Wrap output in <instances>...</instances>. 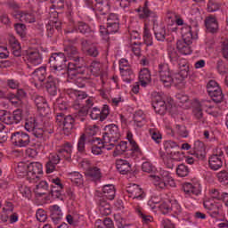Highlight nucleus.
<instances>
[{"mask_svg":"<svg viewBox=\"0 0 228 228\" xmlns=\"http://www.w3.org/2000/svg\"><path fill=\"white\" fill-rule=\"evenodd\" d=\"M56 123L59 126H62V132L66 136L69 134H72V131H74L76 119L71 115L65 116L63 112L56 113Z\"/></svg>","mask_w":228,"mask_h":228,"instance_id":"7ed1b4c3","label":"nucleus"},{"mask_svg":"<svg viewBox=\"0 0 228 228\" xmlns=\"http://www.w3.org/2000/svg\"><path fill=\"white\" fill-rule=\"evenodd\" d=\"M51 188L52 190H63V183H61V179L59 177L52 178L51 179Z\"/></svg>","mask_w":228,"mask_h":228,"instance_id":"052dcab7","label":"nucleus"},{"mask_svg":"<svg viewBox=\"0 0 228 228\" xmlns=\"http://www.w3.org/2000/svg\"><path fill=\"white\" fill-rule=\"evenodd\" d=\"M15 17L16 19H20L21 22H27L28 24L36 22L37 20V18H35V14L24 11H16Z\"/></svg>","mask_w":228,"mask_h":228,"instance_id":"a878e982","label":"nucleus"},{"mask_svg":"<svg viewBox=\"0 0 228 228\" xmlns=\"http://www.w3.org/2000/svg\"><path fill=\"white\" fill-rule=\"evenodd\" d=\"M66 95H69V97L73 99V101H83V99H86V97H88L86 93L76 89H67Z\"/></svg>","mask_w":228,"mask_h":228,"instance_id":"2f4dec72","label":"nucleus"},{"mask_svg":"<svg viewBox=\"0 0 228 228\" xmlns=\"http://www.w3.org/2000/svg\"><path fill=\"white\" fill-rule=\"evenodd\" d=\"M177 15L178 14L175 13V12H172V11L167 12L166 20L167 24H169V26H172V24L175 23V19H177Z\"/></svg>","mask_w":228,"mask_h":228,"instance_id":"69168bd1","label":"nucleus"},{"mask_svg":"<svg viewBox=\"0 0 228 228\" xmlns=\"http://www.w3.org/2000/svg\"><path fill=\"white\" fill-rule=\"evenodd\" d=\"M211 100H202L198 106H200L204 111H208V110H211L213 108Z\"/></svg>","mask_w":228,"mask_h":228,"instance_id":"338daca9","label":"nucleus"},{"mask_svg":"<svg viewBox=\"0 0 228 228\" xmlns=\"http://www.w3.org/2000/svg\"><path fill=\"white\" fill-rule=\"evenodd\" d=\"M127 193H129L130 197H133V199H143V191L138 184H132L126 189Z\"/></svg>","mask_w":228,"mask_h":228,"instance_id":"c756f323","label":"nucleus"},{"mask_svg":"<svg viewBox=\"0 0 228 228\" xmlns=\"http://www.w3.org/2000/svg\"><path fill=\"white\" fill-rule=\"evenodd\" d=\"M103 196L106 197L109 200H113L115 199L116 191L115 185L113 184H107L104 185L102 188Z\"/></svg>","mask_w":228,"mask_h":228,"instance_id":"a19ab883","label":"nucleus"},{"mask_svg":"<svg viewBox=\"0 0 228 228\" xmlns=\"http://www.w3.org/2000/svg\"><path fill=\"white\" fill-rule=\"evenodd\" d=\"M153 184L157 190H165L168 185L172 188L175 187V181L168 171L161 170L159 175L153 176Z\"/></svg>","mask_w":228,"mask_h":228,"instance_id":"39448f33","label":"nucleus"},{"mask_svg":"<svg viewBox=\"0 0 228 228\" xmlns=\"http://www.w3.org/2000/svg\"><path fill=\"white\" fill-rule=\"evenodd\" d=\"M108 115H110V106L108 105H103L102 110L94 107L90 113L93 120H100V122H104L108 118Z\"/></svg>","mask_w":228,"mask_h":228,"instance_id":"2eb2a0df","label":"nucleus"},{"mask_svg":"<svg viewBox=\"0 0 228 228\" xmlns=\"http://www.w3.org/2000/svg\"><path fill=\"white\" fill-rule=\"evenodd\" d=\"M86 145V134H82L78 138L77 146L78 152H81V153L85 152Z\"/></svg>","mask_w":228,"mask_h":228,"instance_id":"4d7b16f0","label":"nucleus"},{"mask_svg":"<svg viewBox=\"0 0 228 228\" xmlns=\"http://www.w3.org/2000/svg\"><path fill=\"white\" fill-rule=\"evenodd\" d=\"M13 213V204L12 202H5L3 208L2 220L4 222H8V214Z\"/></svg>","mask_w":228,"mask_h":228,"instance_id":"09e8293b","label":"nucleus"},{"mask_svg":"<svg viewBox=\"0 0 228 228\" xmlns=\"http://www.w3.org/2000/svg\"><path fill=\"white\" fill-rule=\"evenodd\" d=\"M116 167L119 174H122L123 175H126V174L131 172V163L122 159L116 161Z\"/></svg>","mask_w":228,"mask_h":228,"instance_id":"7c9ffc66","label":"nucleus"},{"mask_svg":"<svg viewBox=\"0 0 228 228\" xmlns=\"http://www.w3.org/2000/svg\"><path fill=\"white\" fill-rule=\"evenodd\" d=\"M134 121L139 127H142V122H145V114H143V111H136L134 115Z\"/></svg>","mask_w":228,"mask_h":228,"instance_id":"13d9d810","label":"nucleus"},{"mask_svg":"<svg viewBox=\"0 0 228 228\" xmlns=\"http://www.w3.org/2000/svg\"><path fill=\"white\" fill-rule=\"evenodd\" d=\"M159 74L164 86H172V83H174V73L170 70L168 64H159Z\"/></svg>","mask_w":228,"mask_h":228,"instance_id":"6e6552de","label":"nucleus"},{"mask_svg":"<svg viewBox=\"0 0 228 228\" xmlns=\"http://www.w3.org/2000/svg\"><path fill=\"white\" fill-rule=\"evenodd\" d=\"M220 10V4H218L216 1L210 0L208 4V12H218Z\"/></svg>","mask_w":228,"mask_h":228,"instance_id":"774afa93","label":"nucleus"},{"mask_svg":"<svg viewBox=\"0 0 228 228\" xmlns=\"http://www.w3.org/2000/svg\"><path fill=\"white\" fill-rule=\"evenodd\" d=\"M49 191V184H47V182L41 181L37 185H36V188L34 189V192L38 197H43V195H47V192Z\"/></svg>","mask_w":228,"mask_h":228,"instance_id":"c9c22d12","label":"nucleus"},{"mask_svg":"<svg viewBox=\"0 0 228 228\" xmlns=\"http://www.w3.org/2000/svg\"><path fill=\"white\" fill-rule=\"evenodd\" d=\"M50 209V216L53 222V224H58L60 220H61L63 216V213L61 212V208L58 205H53L49 208Z\"/></svg>","mask_w":228,"mask_h":228,"instance_id":"c85d7f7f","label":"nucleus"},{"mask_svg":"<svg viewBox=\"0 0 228 228\" xmlns=\"http://www.w3.org/2000/svg\"><path fill=\"white\" fill-rule=\"evenodd\" d=\"M154 35L158 42H165L167 38V28L165 27H157L154 30Z\"/></svg>","mask_w":228,"mask_h":228,"instance_id":"c03bdc74","label":"nucleus"},{"mask_svg":"<svg viewBox=\"0 0 228 228\" xmlns=\"http://www.w3.org/2000/svg\"><path fill=\"white\" fill-rule=\"evenodd\" d=\"M86 177H89V179H92V181H99L102 177L101 169L99 167H89L86 171Z\"/></svg>","mask_w":228,"mask_h":228,"instance_id":"e433bc0d","label":"nucleus"},{"mask_svg":"<svg viewBox=\"0 0 228 228\" xmlns=\"http://www.w3.org/2000/svg\"><path fill=\"white\" fill-rule=\"evenodd\" d=\"M31 133L33 136H35V138H37V140H39L40 143H44V142H45V138H47V133L51 134V133H53V129H44L38 125L36 128L32 130Z\"/></svg>","mask_w":228,"mask_h":228,"instance_id":"b1692460","label":"nucleus"},{"mask_svg":"<svg viewBox=\"0 0 228 228\" xmlns=\"http://www.w3.org/2000/svg\"><path fill=\"white\" fill-rule=\"evenodd\" d=\"M136 12L139 13L140 19H149L151 17V19H156L157 14L156 12L149 10V4L147 2L144 3L143 7H139L136 9Z\"/></svg>","mask_w":228,"mask_h":228,"instance_id":"bb28decb","label":"nucleus"},{"mask_svg":"<svg viewBox=\"0 0 228 228\" xmlns=\"http://www.w3.org/2000/svg\"><path fill=\"white\" fill-rule=\"evenodd\" d=\"M94 10L98 12V15H108V12H110V5L102 0H96Z\"/></svg>","mask_w":228,"mask_h":228,"instance_id":"72a5a7b5","label":"nucleus"},{"mask_svg":"<svg viewBox=\"0 0 228 228\" xmlns=\"http://www.w3.org/2000/svg\"><path fill=\"white\" fill-rule=\"evenodd\" d=\"M32 76L37 81H39L40 83H44L47 76V69H45V67H40L38 69H36L32 72Z\"/></svg>","mask_w":228,"mask_h":228,"instance_id":"f704fd0d","label":"nucleus"},{"mask_svg":"<svg viewBox=\"0 0 228 228\" xmlns=\"http://www.w3.org/2000/svg\"><path fill=\"white\" fill-rule=\"evenodd\" d=\"M143 40H144V44H146V45H152V44H153L152 34H151V30L149 28H147V27H145L144 30H143Z\"/></svg>","mask_w":228,"mask_h":228,"instance_id":"e2e57ef3","label":"nucleus"},{"mask_svg":"<svg viewBox=\"0 0 228 228\" xmlns=\"http://www.w3.org/2000/svg\"><path fill=\"white\" fill-rule=\"evenodd\" d=\"M102 64L97 61L92 62L89 70L93 74V76H95V77L101 76L102 70Z\"/></svg>","mask_w":228,"mask_h":228,"instance_id":"de8ad7c7","label":"nucleus"},{"mask_svg":"<svg viewBox=\"0 0 228 228\" xmlns=\"http://www.w3.org/2000/svg\"><path fill=\"white\" fill-rule=\"evenodd\" d=\"M121 76H123L124 81H126V83H131V76H133V69L131 68H119Z\"/></svg>","mask_w":228,"mask_h":228,"instance_id":"864d4df0","label":"nucleus"},{"mask_svg":"<svg viewBox=\"0 0 228 228\" xmlns=\"http://www.w3.org/2000/svg\"><path fill=\"white\" fill-rule=\"evenodd\" d=\"M167 56L170 60V61H178L179 60V53H177V50L174 48V46H168L167 48Z\"/></svg>","mask_w":228,"mask_h":228,"instance_id":"5fc2aeb1","label":"nucleus"},{"mask_svg":"<svg viewBox=\"0 0 228 228\" xmlns=\"http://www.w3.org/2000/svg\"><path fill=\"white\" fill-rule=\"evenodd\" d=\"M11 142L14 147H28L29 143H31V139L29 138V134L25 132L19 131L14 132L11 134Z\"/></svg>","mask_w":228,"mask_h":228,"instance_id":"1a4fd4ad","label":"nucleus"},{"mask_svg":"<svg viewBox=\"0 0 228 228\" xmlns=\"http://www.w3.org/2000/svg\"><path fill=\"white\" fill-rule=\"evenodd\" d=\"M92 143V154H94V156H100V154H102V149H106V147H108V145H106L104 142V141L100 138H96V139H92L89 141Z\"/></svg>","mask_w":228,"mask_h":228,"instance_id":"aec40b11","label":"nucleus"},{"mask_svg":"<svg viewBox=\"0 0 228 228\" xmlns=\"http://www.w3.org/2000/svg\"><path fill=\"white\" fill-rule=\"evenodd\" d=\"M152 108L159 113V115H165L167 113V102L161 99V97H156L152 100Z\"/></svg>","mask_w":228,"mask_h":228,"instance_id":"5701e85b","label":"nucleus"},{"mask_svg":"<svg viewBox=\"0 0 228 228\" xmlns=\"http://www.w3.org/2000/svg\"><path fill=\"white\" fill-rule=\"evenodd\" d=\"M38 127V122L37 121V118L30 117L28 118L25 121V129L28 133H31L34 129Z\"/></svg>","mask_w":228,"mask_h":228,"instance_id":"a18cd8bd","label":"nucleus"},{"mask_svg":"<svg viewBox=\"0 0 228 228\" xmlns=\"http://www.w3.org/2000/svg\"><path fill=\"white\" fill-rule=\"evenodd\" d=\"M5 99H7L8 102L12 104V106H15L16 108H20L22 106V101H20L16 94L13 93H8L5 95Z\"/></svg>","mask_w":228,"mask_h":228,"instance_id":"49530a36","label":"nucleus"},{"mask_svg":"<svg viewBox=\"0 0 228 228\" xmlns=\"http://www.w3.org/2000/svg\"><path fill=\"white\" fill-rule=\"evenodd\" d=\"M207 90H208V95H213L214 92H217V90H222V88H220V86H218V83L216 81L210 80L207 84Z\"/></svg>","mask_w":228,"mask_h":228,"instance_id":"8fccbe9b","label":"nucleus"},{"mask_svg":"<svg viewBox=\"0 0 228 228\" xmlns=\"http://www.w3.org/2000/svg\"><path fill=\"white\" fill-rule=\"evenodd\" d=\"M139 81L142 86H147L148 83L151 81V71L149 69L144 68L139 72Z\"/></svg>","mask_w":228,"mask_h":228,"instance_id":"4c0bfd02","label":"nucleus"},{"mask_svg":"<svg viewBox=\"0 0 228 228\" xmlns=\"http://www.w3.org/2000/svg\"><path fill=\"white\" fill-rule=\"evenodd\" d=\"M103 143H117L120 140V131L118 126L110 124L105 126V133H103L102 139Z\"/></svg>","mask_w":228,"mask_h":228,"instance_id":"423d86ee","label":"nucleus"},{"mask_svg":"<svg viewBox=\"0 0 228 228\" xmlns=\"http://www.w3.org/2000/svg\"><path fill=\"white\" fill-rule=\"evenodd\" d=\"M224 159H225V157L222 148H216L213 151V154L208 159L209 168L215 171L220 170V168L224 167Z\"/></svg>","mask_w":228,"mask_h":228,"instance_id":"0eeeda50","label":"nucleus"},{"mask_svg":"<svg viewBox=\"0 0 228 228\" xmlns=\"http://www.w3.org/2000/svg\"><path fill=\"white\" fill-rule=\"evenodd\" d=\"M0 120H1V122H4V124L12 126V124H13L12 114L8 110H0Z\"/></svg>","mask_w":228,"mask_h":228,"instance_id":"37998d69","label":"nucleus"},{"mask_svg":"<svg viewBox=\"0 0 228 228\" xmlns=\"http://www.w3.org/2000/svg\"><path fill=\"white\" fill-rule=\"evenodd\" d=\"M176 61L181 76H183V77H187L188 70H190V67L188 66V61H186L185 59H178V61Z\"/></svg>","mask_w":228,"mask_h":228,"instance_id":"ea45409f","label":"nucleus"},{"mask_svg":"<svg viewBox=\"0 0 228 228\" xmlns=\"http://www.w3.org/2000/svg\"><path fill=\"white\" fill-rule=\"evenodd\" d=\"M8 42L11 45L12 53L13 56L16 58L22 56V47L20 46L19 40H17V38H15L13 36H9Z\"/></svg>","mask_w":228,"mask_h":228,"instance_id":"412c9836","label":"nucleus"},{"mask_svg":"<svg viewBox=\"0 0 228 228\" xmlns=\"http://www.w3.org/2000/svg\"><path fill=\"white\" fill-rule=\"evenodd\" d=\"M203 206L212 218H218L222 211V204L215 201L213 199H207L203 201Z\"/></svg>","mask_w":228,"mask_h":228,"instance_id":"9b49d317","label":"nucleus"},{"mask_svg":"<svg viewBox=\"0 0 228 228\" xmlns=\"http://www.w3.org/2000/svg\"><path fill=\"white\" fill-rule=\"evenodd\" d=\"M205 26L208 33H216L218 31V21L216 17L214 15H209L205 20Z\"/></svg>","mask_w":228,"mask_h":228,"instance_id":"cd10ccee","label":"nucleus"},{"mask_svg":"<svg viewBox=\"0 0 228 228\" xmlns=\"http://www.w3.org/2000/svg\"><path fill=\"white\" fill-rule=\"evenodd\" d=\"M64 56H68V58H70V60H73L75 62L71 63H77V65H80L79 61H81V58H79L77 48L72 45H67L64 46ZM81 70L85 71V68H83V64Z\"/></svg>","mask_w":228,"mask_h":228,"instance_id":"a211bd4d","label":"nucleus"},{"mask_svg":"<svg viewBox=\"0 0 228 228\" xmlns=\"http://www.w3.org/2000/svg\"><path fill=\"white\" fill-rule=\"evenodd\" d=\"M50 67H67V57L63 53H54L49 58Z\"/></svg>","mask_w":228,"mask_h":228,"instance_id":"f3484780","label":"nucleus"},{"mask_svg":"<svg viewBox=\"0 0 228 228\" xmlns=\"http://www.w3.org/2000/svg\"><path fill=\"white\" fill-rule=\"evenodd\" d=\"M211 97L212 101L216 104H219L224 101V93H222V89H218L215 91L213 94H208Z\"/></svg>","mask_w":228,"mask_h":228,"instance_id":"603ef678","label":"nucleus"},{"mask_svg":"<svg viewBox=\"0 0 228 228\" xmlns=\"http://www.w3.org/2000/svg\"><path fill=\"white\" fill-rule=\"evenodd\" d=\"M12 123L13 124H20V122L22 120V117L24 115L22 114V109H17L12 113Z\"/></svg>","mask_w":228,"mask_h":228,"instance_id":"bf43d9fd","label":"nucleus"},{"mask_svg":"<svg viewBox=\"0 0 228 228\" xmlns=\"http://www.w3.org/2000/svg\"><path fill=\"white\" fill-rule=\"evenodd\" d=\"M14 29L16 33L21 37V38H24L26 37V25L23 23H16L14 24Z\"/></svg>","mask_w":228,"mask_h":228,"instance_id":"680f3d73","label":"nucleus"},{"mask_svg":"<svg viewBox=\"0 0 228 228\" xmlns=\"http://www.w3.org/2000/svg\"><path fill=\"white\" fill-rule=\"evenodd\" d=\"M34 102L42 117H47L51 113L49 104H47V101L43 96L38 94L34 95Z\"/></svg>","mask_w":228,"mask_h":228,"instance_id":"4468645a","label":"nucleus"},{"mask_svg":"<svg viewBox=\"0 0 228 228\" xmlns=\"http://www.w3.org/2000/svg\"><path fill=\"white\" fill-rule=\"evenodd\" d=\"M98 208L101 215H103V216H108V215H111V205L104 200V198H102L98 201Z\"/></svg>","mask_w":228,"mask_h":228,"instance_id":"473e14b6","label":"nucleus"},{"mask_svg":"<svg viewBox=\"0 0 228 228\" xmlns=\"http://www.w3.org/2000/svg\"><path fill=\"white\" fill-rule=\"evenodd\" d=\"M164 149L166 154H167V156H170V154H173L174 151H179V145L174 141H166L164 142Z\"/></svg>","mask_w":228,"mask_h":228,"instance_id":"79ce46f5","label":"nucleus"},{"mask_svg":"<svg viewBox=\"0 0 228 228\" xmlns=\"http://www.w3.org/2000/svg\"><path fill=\"white\" fill-rule=\"evenodd\" d=\"M16 174L20 177H27L28 179V172H29V164L26 162H19L17 167L15 168Z\"/></svg>","mask_w":228,"mask_h":228,"instance_id":"58836bf2","label":"nucleus"},{"mask_svg":"<svg viewBox=\"0 0 228 228\" xmlns=\"http://www.w3.org/2000/svg\"><path fill=\"white\" fill-rule=\"evenodd\" d=\"M182 40L176 42V49L181 53V54L188 55L192 53L191 44H193V37L191 35V28H189V32H184L182 30Z\"/></svg>","mask_w":228,"mask_h":228,"instance_id":"20e7f679","label":"nucleus"},{"mask_svg":"<svg viewBox=\"0 0 228 228\" xmlns=\"http://www.w3.org/2000/svg\"><path fill=\"white\" fill-rule=\"evenodd\" d=\"M191 154L200 161H204L206 159V145H204V142L200 141L194 142Z\"/></svg>","mask_w":228,"mask_h":228,"instance_id":"6ab92c4d","label":"nucleus"},{"mask_svg":"<svg viewBox=\"0 0 228 228\" xmlns=\"http://www.w3.org/2000/svg\"><path fill=\"white\" fill-rule=\"evenodd\" d=\"M51 72L55 77H69L72 79L77 74H85L83 65L69 62L68 66H50Z\"/></svg>","mask_w":228,"mask_h":228,"instance_id":"f03ea898","label":"nucleus"},{"mask_svg":"<svg viewBox=\"0 0 228 228\" xmlns=\"http://www.w3.org/2000/svg\"><path fill=\"white\" fill-rule=\"evenodd\" d=\"M113 147H116L115 151H113V156H120V154H124V152H127L126 154H129L130 156H134V151L129 149L127 147V142L126 141H121L120 142H110L109 145H107L106 150L107 151H111Z\"/></svg>","mask_w":228,"mask_h":228,"instance_id":"9d476101","label":"nucleus"},{"mask_svg":"<svg viewBox=\"0 0 228 228\" xmlns=\"http://www.w3.org/2000/svg\"><path fill=\"white\" fill-rule=\"evenodd\" d=\"M61 159H66V161H70L72 158V144L66 142L61 149L57 151Z\"/></svg>","mask_w":228,"mask_h":228,"instance_id":"393cba45","label":"nucleus"},{"mask_svg":"<svg viewBox=\"0 0 228 228\" xmlns=\"http://www.w3.org/2000/svg\"><path fill=\"white\" fill-rule=\"evenodd\" d=\"M191 25L186 27L185 28H183L182 31L183 33H190L189 28L191 30V35H198L199 33V23L202 22V16L200 15V12H197L196 15H191L190 19Z\"/></svg>","mask_w":228,"mask_h":228,"instance_id":"dca6fc26","label":"nucleus"},{"mask_svg":"<svg viewBox=\"0 0 228 228\" xmlns=\"http://www.w3.org/2000/svg\"><path fill=\"white\" fill-rule=\"evenodd\" d=\"M224 193L225 192L220 193V191H218V189H209L210 197L216 199V200H222V199H224Z\"/></svg>","mask_w":228,"mask_h":228,"instance_id":"0e129e2a","label":"nucleus"},{"mask_svg":"<svg viewBox=\"0 0 228 228\" xmlns=\"http://www.w3.org/2000/svg\"><path fill=\"white\" fill-rule=\"evenodd\" d=\"M27 60L28 64H27L28 69H33V67H37V65H42V61H44V57L42 53L38 50H30L27 53Z\"/></svg>","mask_w":228,"mask_h":228,"instance_id":"ddd939ff","label":"nucleus"},{"mask_svg":"<svg viewBox=\"0 0 228 228\" xmlns=\"http://www.w3.org/2000/svg\"><path fill=\"white\" fill-rule=\"evenodd\" d=\"M159 211L162 215H168L172 211V202L164 201L159 206Z\"/></svg>","mask_w":228,"mask_h":228,"instance_id":"3c124183","label":"nucleus"},{"mask_svg":"<svg viewBox=\"0 0 228 228\" xmlns=\"http://www.w3.org/2000/svg\"><path fill=\"white\" fill-rule=\"evenodd\" d=\"M44 173L42 164L40 162L28 163V181L35 183L37 179H40V175Z\"/></svg>","mask_w":228,"mask_h":228,"instance_id":"f8f14e48","label":"nucleus"},{"mask_svg":"<svg viewBox=\"0 0 228 228\" xmlns=\"http://www.w3.org/2000/svg\"><path fill=\"white\" fill-rule=\"evenodd\" d=\"M69 44H77L79 40V33L86 37H94V30L88 23L85 21H77L73 27H69L64 30Z\"/></svg>","mask_w":228,"mask_h":228,"instance_id":"f257e3e1","label":"nucleus"},{"mask_svg":"<svg viewBox=\"0 0 228 228\" xmlns=\"http://www.w3.org/2000/svg\"><path fill=\"white\" fill-rule=\"evenodd\" d=\"M176 174L179 177H186L190 174V168L184 164H180L176 167Z\"/></svg>","mask_w":228,"mask_h":228,"instance_id":"6e6d98bb","label":"nucleus"},{"mask_svg":"<svg viewBox=\"0 0 228 228\" xmlns=\"http://www.w3.org/2000/svg\"><path fill=\"white\" fill-rule=\"evenodd\" d=\"M45 88L51 95L54 96L58 94V78L50 75L45 82Z\"/></svg>","mask_w":228,"mask_h":228,"instance_id":"4be33fe9","label":"nucleus"}]
</instances>
